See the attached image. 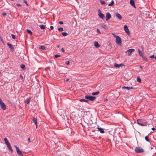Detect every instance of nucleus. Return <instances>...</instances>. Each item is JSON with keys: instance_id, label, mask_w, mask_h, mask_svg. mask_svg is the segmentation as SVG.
<instances>
[{"instance_id": "obj_41", "label": "nucleus", "mask_w": 156, "mask_h": 156, "mask_svg": "<svg viewBox=\"0 0 156 156\" xmlns=\"http://www.w3.org/2000/svg\"><path fill=\"white\" fill-rule=\"evenodd\" d=\"M150 58H154V55H152L150 56Z\"/></svg>"}, {"instance_id": "obj_19", "label": "nucleus", "mask_w": 156, "mask_h": 156, "mask_svg": "<svg viewBox=\"0 0 156 156\" xmlns=\"http://www.w3.org/2000/svg\"><path fill=\"white\" fill-rule=\"evenodd\" d=\"M39 48L43 50H46L47 49V48L46 47L43 46H40Z\"/></svg>"}, {"instance_id": "obj_38", "label": "nucleus", "mask_w": 156, "mask_h": 156, "mask_svg": "<svg viewBox=\"0 0 156 156\" xmlns=\"http://www.w3.org/2000/svg\"><path fill=\"white\" fill-rule=\"evenodd\" d=\"M97 33H98L99 34H100L101 33L100 31V30L98 29H97Z\"/></svg>"}, {"instance_id": "obj_56", "label": "nucleus", "mask_w": 156, "mask_h": 156, "mask_svg": "<svg viewBox=\"0 0 156 156\" xmlns=\"http://www.w3.org/2000/svg\"><path fill=\"white\" fill-rule=\"evenodd\" d=\"M154 58H155V59H156V56H154Z\"/></svg>"}, {"instance_id": "obj_43", "label": "nucleus", "mask_w": 156, "mask_h": 156, "mask_svg": "<svg viewBox=\"0 0 156 156\" xmlns=\"http://www.w3.org/2000/svg\"><path fill=\"white\" fill-rule=\"evenodd\" d=\"M6 15V13H3L2 14V16H5V15Z\"/></svg>"}, {"instance_id": "obj_2", "label": "nucleus", "mask_w": 156, "mask_h": 156, "mask_svg": "<svg viewBox=\"0 0 156 156\" xmlns=\"http://www.w3.org/2000/svg\"><path fill=\"white\" fill-rule=\"evenodd\" d=\"M137 123L141 126H146L147 123L145 121L140 119H137Z\"/></svg>"}, {"instance_id": "obj_14", "label": "nucleus", "mask_w": 156, "mask_h": 156, "mask_svg": "<svg viewBox=\"0 0 156 156\" xmlns=\"http://www.w3.org/2000/svg\"><path fill=\"white\" fill-rule=\"evenodd\" d=\"M130 3L131 5L133 7L136 8L134 2L133 0H130Z\"/></svg>"}, {"instance_id": "obj_32", "label": "nucleus", "mask_w": 156, "mask_h": 156, "mask_svg": "<svg viewBox=\"0 0 156 156\" xmlns=\"http://www.w3.org/2000/svg\"><path fill=\"white\" fill-rule=\"evenodd\" d=\"M100 2L102 5H104L105 4V2L104 1L101 0Z\"/></svg>"}, {"instance_id": "obj_39", "label": "nucleus", "mask_w": 156, "mask_h": 156, "mask_svg": "<svg viewBox=\"0 0 156 156\" xmlns=\"http://www.w3.org/2000/svg\"><path fill=\"white\" fill-rule=\"evenodd\" d=\"M60 55H55V58L60 57Z\"/></svg>"}, {"instance_id": "obj_17", "label": "nucleus", "mask_w": 156, "mask_h": 156, "mask_svg": "<svg viewBox=\"0 0 156 156\" xmlns=\"http://www.w3.org/2000/svg\"><path fill=\"white\" fill-rule=\"evenodd\" d=\"M97 128L98 129V130L100 131L101 133H105V131L102 128L99 127H98Z\"/></svg>"}, {"instance_id": "obj_33", "label": "nucleus", "mask_w": 156, "mask_h": 156, "mask_svg": "<svg viewBox=\"0 0 156 156\" xmlns=\"http://www.w3.org/2000/svg\"><path fill=\"white\" fill-rule=\"evenodd\" d=\"M145 139L147 141L149 142V140L147 136H146L145 137Z\"/></svg>"}, {"instance_id": "obj_23", "label": "nucleus", "mask_w": 156, "mask_h": 156, "mask_svg": "<svg viewBox=\"0 0 156 156\" xmlns=\"http://www.w3.org/2000/svg\"><path fill=\"white\" fill-rule=\"evenodd\" d=\"M114 2L113 1H112L109 4H108V5L109 6H112L114 5Z\"/></svg>"}, {"instance_id": "obj_55", "label": "nucleus", "mask_w": 156, "mask_h": 156, "mask_svg": "<svg viewBox=\"0 0 156 156\" xmlns=\"http://www.w3.org/2000/svg\"><path fill=\"white\" fill-rule=\"evenodd\" d=\"M57 48H59V45H57Z\"/></svg>"}, {"instance_id": "obj_8", "label": "nucleus", "mask_w": 156, "mask_h": 156, "mask_svg": "<svg viewBox=\"0 0 156 156\" xmlns=\"http://www.w3.org/2000/svg\"><path fill=\"white\" fill-rule=\"evenodd\" d=\"M135 49H129L126 51V53H127L129 56L131 55L132 53L134 52Z\"/></svg>"}, {"instance_id": "obj_26", "label": "nucleus", "mask_w": 156, "mask_h": 156, "mask_svg": "<svg viewBox=\"0 0 156 156\" xmlns=\"http://www.w3.org/2000/svg\"><path fill=\"white\" fill-rule=\"evenodd\" d=\"M62 34L63 36H66L68 34L66 32H62Z\"/></svg>"}, {"instance_id": "obj_46", "label": "nucleus", "mask_w": 156, "mask_h": 156, "mask_svg": "<svg viewBox=\"0 0 156 156\" xmlns=\"http://www.w3.org/2000/svg\"><path fill=\"white\" fill-rule=\"evenodd\" d=\"M50 28L51 30H52V29H53L54 27L53 26H51L50 27Z\"/></svg>"}, {"instance_id": "obj_28", "label": "nucleus", "mask_w": 156, "mask_h": 156, "mask_svg": "<svg viewBox=\"0 0 156 156\" xmlns=\"http://www.w3.org/2000/svg\"><path fill=\"white\" fill-rule=\"evenodd\" d=\"M141 57H142L143 59L144 60H145V61H147V59L146 57L145 56H144V55H143V56H141Z\"/></svg>"}, {"instance_id": "obj_44", "label": "nucleus", "mask_w": 156, "mask_h": 156, "mask_svg": "<svg viewBox=\"0 0 156 156\" xmlns=\"http://www.w3.org/2000/svg\"><path fill=\"white\" fill-rule=\"evenodd\" d=\"M129 89H130H130H135V88L133 87H129Z\"/></svg>"}, {"instance_id": "obj_1", "label": "nucleus", "mask_w": 156, "mask_h": 156, "mask_svg": "<svg viewBox=\"0 0 156 156\" xmlns=\"http://www.w3.org/2000/svg\"><path fill=\"white\" fill-rule=\"evenodd\" d=\"M112 34L114 37L115 38V42L117 44L119 45H121L122 44V41L121 38L118 36L115 35L114 33H112Z\"/></svg>"}, {"instance_id": "obj_13", "label": "nucleus", "mask_w": 156, "mask_h": 156, "mask_svg": "<svg viewBox=\"0 0 156 156\" xmlns=\"http://www.w3.org/2000/svg\"><path fill=\"white\" fill-rule=\"evenodd\" d=\"M100 26L101 27L107 30L108 29V27L104 23L101 24L100 25Z\"/></svg>"}, {"instance_id": "obj_30", "label": "nucleus", "mask_w": 156, "mask_h": 156, "mask_svg": "<svg viewBox=\"0 0 156 156\" xmlns=\"http://www.w3.org/2000/svg\"><path fill=\"white\" fill-rule=\"evenodd\" d=\"M122 89H127L128 90H130L129 87H122Z\"/></svg>"}, {"instance_id": "obj_47", "label": "nucleus", "mask_w": 156, "mask_h": 156, "mask_svg": "<svg viewBox=\"0 0 156 156\" xmlns=\"http://www.w3.org/2000/svg\"><path fill=\"white\" fill-rule=\"evenodd\" d=\"M6 144V145H7V147L10 145V144L9 143V142H8V143H7Z\"/></svg>"}, {"instance_id": "obj_45", "label": "nucleus", "mask_w": 156, "mask_h": 156, "mask_svg": "<svg viewBox=\"0 0 156 156\" xmlns=\"http://www.w3.org/2000/svg\"><path fill=\"white\" fill-rule=\"evenodd\" d=\"M59 23L60 24H63V22L62 21H59Z\"/></svg>"}, {"instance_id": "obj_5", "label": "nucleus", "mask_w": 156, "mask_h": 156, "mask_svg": "<svg viewBox=\"0 0 156 156\" xmlns=\"http://www.w3.org/2000/svg\"><path fill=\"white\" fill-rule=\"evenodd\" d=\"M14 146L16 148V150L17 154L20 156H23V154L22 152L19 150V148L16 145H14Z\"/></svg>"}, {"instance_id": "obj_15", "label": "nucleus", "mask_w": 156, "mask_h": 156, "mask_svg": "<svg viewBox=\"0 0 156 156\" xmlns=\"http://www.w3.org/2000/svg\"><path fill=\"white\" fill-rule=\"evenodd\" d=\"M123 65L122 64H117L115 63L114 64V66L115 67L119 68L120 67L122 66Z\"/></svg>"}, {"instance_id": "obj_27", "label": "nucleus", "mask_w": 156, "mask_h": 156, "mask_svg": "<svg viewBox=\"0 0 156 156\" xmlns=\"http://www.w3.org/2000/svg\"><path fill=\"white\" fill-rule=\"evenodd\" d=\"M39 26L41 29H44L45 28V26L44 25H40Z\"/></svg>"}, {"instance_id": "obj_22", "label": "nucleus", "mask_w": 156, "mask_h": 156, "mask_svg": "<svg viewBox=\"0 0 156 156\" xmlns=\"http://www.w3.org/2000/svg\"><path fill=\"white\" fill-rule=\"evenodd\" d=\"M27 33L29 34H30L31 35L32 34V33L31 30H30L27 29Z\"/></svg>"}, {"instance_id": "obj_20", "label": "nucleus", "mask_w": 156, "mask_h": 156, "mask_svg": "<svg viewBox=\"0 0 156 156\" xmlns=\"http://www.w3.org/2000/svg\"><path fill=\"white\" fill-rule=\"evenodd\" d=\"M79 101L83 102H87L88 101V100H86V99H80Z\"/></svg>"}, {"instance_id": "obj_49", "label": "nucleus", "mask_w": 156, "mask_h": 156, "mask_svg": "<svg viewBox=\"0 0 156 156\" xmlns=\"http://www.w3.org/2000/svg\"><path fill=\"white\" fill-rule=\"evenodd\" d=\"M24 2L26 3L27 5V2L26 1V0H24Z\"/></svg>"}, {"instance_id": "obj_37", "label": "nucleus", "mask_w": 156, "mask_h": 156, "mask_svg": "<svg viewBox=\"0 0 156 156\" xmlns=\"http://www.w3.org/2000/svg\"><path fill=\"white\" fill-rule=\"evenodd\" d=\"M26 101L27 104H29L30 102V98L27 99Z\"/></svg>"}, {"instance_id": "obj_53", "label": "nucleus", "mask_w": 156, "mask_h": 156, "mask_svg": "<svg viewBox=\"0 0 156 156\" xmlns=\"http://www.w3.org/2000/svg\"><path fill=\"white\" fill-rule=\"evenodd\" d=\"M69 80V78H67L66 79V81H68Z\"/></svg>"}, {"instance_id": "obj_36", "label": "nucleus", "mask_w": 156, "mask_h": 156, "mask_svg": "<svg viewBox=\"0 0 156 156\" xmlns=\"http://www.w3.org/2000/svg\"><path fill=\"white\" fill-rule=\"evenodd\" d=\"M11 35L12 37V38L13 39H15L16 37L14 35L12 34Z\"/></svg>"}, {"instance_id": "obj_31", "label": "nucleus", "mask_w": 156, "mask_h": 156, "mask_svg": "<svg viewBox=\"0 0 156 156\" xmlns=\"http://www.w3.org/2000/svg\"><path fill=\"white\" fill-rule=\"evenodd\" d=\"M21 68L23 69H25V65L23 64L21 66Z\"/></svg>"}, {"instance_id": "obj_54", "label": "nucleus", "mask_w": 156, "mask_h": 156, "mask_svg": "<svg viewBox=\"0 0 156 156\" xmlns=\"http://www.w3.org/2000/svg\"><path fill=\"white\" fill-rule=\"evenodd\" d=\"M140 69H142L143 68L142 67V66H140Z\"/></svg>"}, {"instance_id": "obj_7", "label": "nucleus", "mask_w": 156, "mask_h": 156, "mask_svg": "<svg viewBox=\"0 0 156 156\" xmlns=\"http://www.w3.org/2000/svg\"><path fill=\"white\" fill-rule=\"evenodd\" d=\"M124 29L125 32L128 35H129V34H130V31L129 30L127 26L126 25H125L124 26Z\"/></svg>"}, {"instance_id": "obj_25", "label": "nucleus", "mask_w": 156, "mask_h": 156, "mask_svg": "<svg viewBox=\"0 0 156 156\" xmlns=\"http://www.w3.org/2000/svg\"><path fill=\"white\" fill-rule=\"evenodd\" d=\"M138 51L140 56H143V55H144L143 53L141 52L139 49H138Z\"/></svg>"}, {"instance_id": "obj_11", "label": "nucleus", "mask_w": 156, "mask_h": 156, "mask_svg": "<svg viewBox=\"0 0 156 156\" xmlns=\"http://www.w3.org/2000/svg\"><path fill=\"white\" fill-rule=\"evenodd\" d=\"M111 18V15L109 12H108L106 14V20L107 21Z\"/></svg>"}, {"instance_id": "obj_9", "label": "nucleus", "mask_w": 156, "mask_h": 156, "mask_svg": "<svg viewBox=\"0 0 156 156\" xmlns=\"http://www.w3.org/2000/svg\"><path fill=\"white\" fill-rule=\"evenodd\" d=\"M7 45H8L9 48L11 51H14V48L13 46L11 44L9 43H8L7 44Z\"/></svg>"}, {"instance_id": "obj_16", "label": "nucleus", "mask_w": 156, "mask_h": 156, "mask_svg": "<svg viewBox=\"0 0 156 156\" xmlns=\"http://www.w3.org/2000/svg\"><path fill=\"white\" fill-rule=\"evenodd\" d=\"M94 46L97 48H99L100 47V44L98 43L97 41H95L94 42Z\"/></svg>"}, {"instance_id": "obj_52", "label": "nucleus", "mask_w": 156, "mask_h": 156, "mask_svg": "<svg viewBox=\"0 0 156 156\" xmlns=\"http://www.w3.org/2000/svg\"><path fill=\"white\" fill-rule=\"evenodd\" d=\"M20 76L21 78V79H23V77L21 75H20Z\"/></svg>"}, {"instance_id": "obj_48", "label": "nucleus", "mask_w": 156, "mask_h": 156, "mask_svg": "<svg viewBox=\"0 0 156 156\" xmlns=\"http://www.w3.org/2000/svg\"><path fill=\"white\" fill-rule=\"evenodd\" d=\"M61 51L63 52H64V51H65V50H64V49H63V48H62L61 49Z\"/></svg>"}, {"instance_id": "obj_4", "label": "nucleus", "mask_w": 156, "mask_h": 156, "mask_svg": "<svg viewBox=\"0 0 156 156\" xmlns=\"http://www.w3.org/2000/svg\"><path fill=\"white\" fill-rule=\"evenodd\" d=\"M85 98L86 99H88L92 101L96 98V97L95 96H93L89 95H86L85 96Z\"/></svg>"}, {"instance_id": "obj_51", "label": "nucleus", "mask_w": 156, "mask_h": 156, "mask_svg": "<svg viewBox=\"0 0 156 156\" xmlns=\"http://www.w3.org/2000/svg\"><path fill=\"white\" fill-rule=\"evenodd\" d=\"M28 141L29 142H30V138H29L28 139Z\"/></svg>"}, {"instance_id": "obj_3", "label": "nucleus", "mask_w": 156, "mask_h": 156, "mask_svg": "<svg viewBox=\"0 0 156 156\" xmlns=\"http://www.w3.org/2000/svg\"><path fill=\"white\" fill-rule=\"evenodd\" d=\"M135 151L136 153H141L144 151V150L139 147H136L135 149Z\"/></svg>"}, {"instance_id": "obj_50", "label": "nucleus", "mask_w": 156, "mask_h": 156, "mask_svg": "<svg viewBox=\"0 0 156 156\" xmlns=\"http://www.w3.org/2000/svg\"><path fill=\"white\" fill-rule=\"evenodd\" d=\"M151 129L153 130H156V129L154 127H153Z\"/></svg>"}, {"instance_id": "obj_21", "label": "nucleus", "mask_w": 156, "mask_h": 156, "mask_svg": "<svg viewBox=\"0 0 156 156\" xmlns=\"http://www.w3.org/2000/svg\"><path fill=\"white\" fill-rule=\"evenodd\" d=\"M99 93H100V92L99 91H97L95 92H93L92 93V95L93 96H94V95H98V94H99Z\"/></svg>"}, {"instance_id": "obj_42", "label": "nucleus", "mask_w": 156, "mask_h": 156, "mask_svg": "<svg viewBox=\"0 0 156 156\" xmlns=\"http://www.w3.org/2000/svg\"><path fill=\"white\" fill-rule=\"evenodd\" d=\"M16 5H17V6H21V5L20 4H18V3L17 4H16Z\"/></svg>"}, {"instance_id": "obj_29", "label": "nucleus", "mask_w": 156, "mask_h": 156, "mask_svg": "<svg viewBox=\"0 0 156 156\" xmlns=\"http://www.w3.org/2000/svg\"><path fill=\"white\" fill-rule=\"evenodd\" d=\"M137 81L139 83H140L141 82V80L139 77L138 76L137 77Z\"/></svg>"}, {"instance_id": "obj_57", "label": "nucleus", "mask_w": 156, "mask_h": 156, "mask_svg": "<svg viewBox=\"0 0 156 156\" xmlns=\"http://www.w3.org/2000/svg\"><path fill=\"white\" fill-rule=\"evenodd\" d=\"M1 76V72H0V76Z\"/></svg>"}, {"instance_id": "obj_12", "label": "nucleus", "mask_w": 156, "mask_h": 156, "mask_svg": "<svg viewBox=\"0 0 156 156\" xmlns=\"http://www.w3.org/2000/svg\"><path fill=\"white\" fill-rule=\"evenodd\" d=\"M115 15L116 17H117L119 20H121L122 19L121 16L118 13L115 12Z\"/></svg>"}, {"instance_id": "obj_6", "label": "nucleus", "mask_w": 156, "mask_h": 156, "mask_svg": "<svg viewBox=\"0 0 156 156\" xmlns=\"http://www.w3.org/2000/svg\"><path fill=\"white\" fill-rule=\"evenodd\" d=\"M0 105L1 108L3 110H5L6 109V106L5 104L2 101L0 98Z\"/></svg>"}, {"instance_id": "obj_34", "label": "nucleus", "mask_w": 156, "mask_h": 156, "mask_svg": "<svg viewBox=\"0 0 156 156\" xmlns=\"http://www.w3.org/2000/svg\"><path fill=\"white\" fill-rule=\"evenodd\" d=\"M4 140L5 141V143L6 144L7 143L9 142L7 139L6 138H5V139H4Z\"/></svg>"}, {"instance_id": "obj_10", "label": "nucleus", "mask_w": 156, "mask_h": 156, "mask_svg": "<svg viewBox=\"0 0 156 156\" xmlns=\"http://www.w3.org/2000/svg\"><path fill=\"white\" fill-rule=\"evenodd\" d=\"M98 16L100 18L103 19L104 17V15L101 12L100 9L99 10Z\"/></svg>"}, {"instance_id": "obj_24", "label": "nucleus", "mask_w": 156, "mask_h": 156, "mask_svg": "<svg viewBox=\"0 0 156 156\" xmlns=\"http://www.w3.org/2000/svg\"><path fill=\"white\" fill-rule=\"evenodd\" d=\"M7 147H8V149H9V150H10L12 153L13 152V151L11 147V145L8 146Z\"/></svg>"}, {"instance_id": "obj_35", "label": "nucleus", "mask_w": 156, "mask_h": 156, "mask_svg": "<svg viewBox=\"0 0 156 156\" xmlns=\"http://www.w3.org/2000/svg\"><path fill=\"white\" fill-rule=\"evenodd\" d=\"M58 30L59 31H62L63 30V28L62 27H60L58 28Z\"/></svg>"}, {"instance_id": "obj_18", "label": "nucleus", "mask_w": 156, "mask_h": 156, "mask_svg": "<svg viewBox=\"0 0 156 156\" xmlns=\"http://www.w3.org/2000/svg\"><path fill=\"white\" fill-rule=\"evenodd\" d=\"M33 121L34 122L36 126V127H37V119L36 118H34L33 119Z\"/></svg>"}, {"instance_id": "obj_40", "label": "nucleus", "mask_w": 156, "mask_h": 156, "mask_svg": "<svg viewBox=\"0 0 156 156\" xmlns=\"http://www.w3.org/2000/svg\"><path fill=\"white\" fill-rule=\"evenodd\" d=\"M69 61H67L66 62L65 64L67 65H69Z\"/></svg>"}]
</instances>
